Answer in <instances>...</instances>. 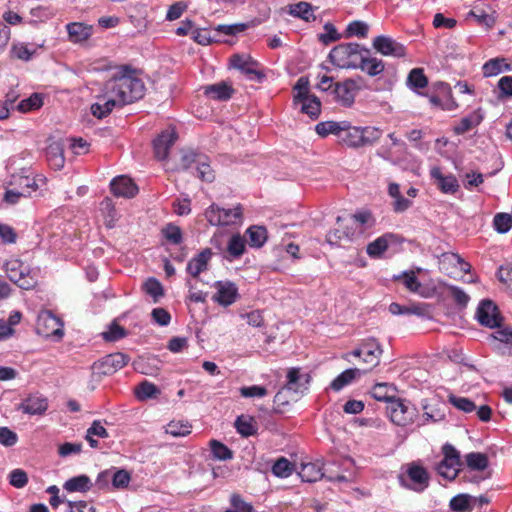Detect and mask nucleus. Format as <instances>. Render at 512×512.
Here are the masks:
<instances>
[{
  "label": "nucleus",
  "instance_id": "nucleus-62",
  "mask_svg": "<svg viewBox=\"0 0 512 512\" xmlns=\"http://www.w3.org/2000/svg\"><path fill=\"white\" fill-rule=\"evenodd\" d=\"M103 339L108 342H115L126 336V330L124 327L113 322L107 331L102 333Z\"/></svg>",
  "mask_w": 512,
  "mask_h": 512
},
{
  "label": "nucleus",
  "instance_id": "nucleus-11",
  "mask_svg": "<svg viewBox=\"0 0 512 512\" xmlns=\"http://www.w3.org/2000/svg\"><path fill=\"white\" fill-rule=\"evenodd\" d=\"M476 318L481 325L491 329L499 327L502 322L498 307L490 299H483L479 303Z\"/></svg>",
  "mask_w": 512,
  "mask_h": 512
},
{
  "label": "nucleus",
  "instance_id": "nucleus-19",
  "mask_svg": "<svg viewBox=\"0 0 512 512\" xmlns=\"http://www.w3.org/2000/svg\"><path fill=\"white\" fill-rule=\"evenodd\" d=\"M110 190L116 197L133 198L138 193L137 185L131 178L120 175L110 182Z\"/></svg>",
  "mask_w": 512,
  "mask_h": 512
},
{
  "label": "nucleus",
  "instance_id": "nucleus-26",
  "mask_svg": "<svg viewBox=\"0 0 512 512\" xmlns=\"http://www.w3.org/2000/svg\"><path fill=\"white\" fill-rule=\"evenodd\" d=\"M46 158L49 166L58 171L64 167V146L60 141H53L46 147Z\"/></svg>",
  "mask_w": 512,
  "mask_h": 512
},
{
  "label": "nucleus",
  "instance_id": "nucleus-52",
  "mask_svg": "<svg viewBox=\"0 0 512 512\" xmlns=\"http://www.w3.org/2000/svg\"><path fill=\"white\" fill-rule=\"evenodd\" d=\"M43 105L41 94L33 93L30 97L23 99L16 106L17 110L23 113L39 109Z\"/></svg>",
  "mask_w": 512,
  "mask_h": 512
},
{
  "label": "nucleus",
  "instance_id": "nucleus-13",
  "mask_svg": "<svg viewBox=\"0 0 512 512\" xmlns=\"http://www.w3.org/2000/svg\"><path fill=\"white\" fill-rule=\"evenodd\" d=\"M489 502L490 499L486 495L475 497L462 493L454 496L450 500L449 507L453 512H465L472 511L474 509H482L483 506Z\"/></svg>",
  "mask_w": 512,
  "mask_h": 512
},
{
  "label": "nucleus",
  "instance_id": "nucleus-32",
  "mask_svg": "<svg viewBox=\"0 0 512 512\" xmlns=\"http://www.w3.org/2000/svg\"><path fill=\"white\" fill-rule=\"evenodd\" d=\"M69 40L73 43L86 41L91 36V26L79 22L69 23L66 26Z\"/></svg>",
  "mask_w": 512,
  "mask_h": 512
},
{
  "label": "nucleus",
  "instance_id": "nucleus-37",
  "mask_svg": "<svg viewBox=\"0 0 512 512\" xmlns=\"http://www.w3.org/2000/svg\"><path fill=\"white\" fill-rule=\"evenodd\" d=\"M248 244L253 248H261L268 239L267 229L264 226L253 225L246 230Z\"/></svg>",
  "mask_w": 512,
  "mask_h": 512
},
{
  "label": "nucleus",
  "instance_id": "nucleus-60",
  "mask_svg": "<svg viewBox=\"0 0 512 512\" xmlns=\"http://www.w3.org/2000/svg\"><path fill=\"white\" fill-rule=\"evenodd\" d=\"M285 386L280 389L273 399V412L276 414H282L286 411L287 406L290 405V399L287 397Z\"/></svg>",
  "mask_w": 512,
  "mask_h": 512
},
{
  "label": "nucleus",
  "instance_id": "nucleus-22",
  "mask_svg": "<svg viewBox=\"0 0 512 512\" xmlns=\"http://www.w3.org/2000/svg\"><path fill=\"white\" fill-rule=\"evenodd\" d=\"M213 256V252L210 248H205L187 263L186 271L192 277L196 278L200 273L208 269L209 261Z\"/></svg>",
  "mask_w": 512,
  "mask_h": 512
},
{
  "label": "nucleus",
  "instance_id": "nucleus-23",
  "mask_svg": "<svg viewBox=\"0 0 512 512\" xmlns=\"http://www.w3.org/2000/svg\"><path fill=\"white\" fill-rule=\"evenodd\" d=\"M338 141L347 147H363L361 128L351 126L350 122L346 121V126H343V130H341Z\"/></svg>",
  "mask_w": 512,
  "mask_h": 512
},
{
  "label": "nucleus",
  "instance_id": "nucleus-1",
  "mask_svg": "<svg viewBox=\"0 0 512 512\" xmlns=\"http://www.w3.org/2000/svg\"><path fill=\"white\" fill-rule=\"evenodd\" d=\"M134 70L129 65L120 69L105 82V89L118 97L121 104L127 105L141 99L145 94L143 81L133 75Z\"/></svg>",
  "mask_w": 512,
  "mask_h": 512
},
{
  "label": "nucleus",
  "instance_id": "nucleus-14",
  "mask_svg": "<svg viewBox=\"0 0 512 512\" xmlns=\"http://www.w3.org/2000/svg\"><path fill=\"white\" fill-rule=\"evenodd\" d=\"M373 48L383 56H391L395 58H403L406 56V47L395 39L379 35L373 39Z\"/></svg>",
  "mask_w": 512,
  "mask_h": 512
},
{
  "label": "nucleus",
  "instance_id": "nucleus-3",
  "mask_svg": "<svg viewBox=\"0 0 512 512\" xmlns=\"http://www.w3.org/2000/svg\"><path fill=\"white\" fill-rule=\"evenodd\" d=\"M229 67L238 70L247 80L262 83L266 74L261 64L249 54L236 53L229 58Z\"/></svg>",
  "mask_w": 512,
  "mask_h": 512
},
{
  "label": "nucleus",
  "instance_id": "nucleus-40",
  "mask_svg": "<svg viewBox=\"0 0 512 512\" xmlns=\"http://www.w3.org/2000/svg\"><path fill=\"white\" fill-rule=\"evenodd\" d=\"M406 83L412 91L419 93V89L428 85V78L422 68H413L408 74Z\"/></svg>",
  "mask_w": 512,
  "mask_h": 512
},
{
  "label": "nucleus",
  "instance_id": "nucleus-6",
  "mask_svg": "<svg viewBox=\"0 0 512 512\" xmlns=\"http://www.w3.org/2000/svg\"><path fill=\"white\" fill-rule=\"evenodd\" d=\"M5 270L9 280L21 289L29 290L37 284V279L31 274L29 267L20 260L7 261Z\"/></svg>",
  "mask_w": 512,
  "mask_h": 512
},
{
  "label": "nucleus",
  "instance_id": "nucleus-17",
  "mask_svg": "<svg viewBox=\"0 0 512 512\" xmlns=\"http://www.w3.org/2000/svg\"><path fill=\"white\" fill-rule=\"evenodd\" d=\"M431 179L443 194L453 195L460 189L458 179L453 174L445 175L439 167L430 170Z\"/></svg>",
  "mask_w": 512,
  "mask_h": 512
},
{
  "label": "nucleus",
  "instance_id": "nucleus-33",
  "mask_svg": "<svg viewBox=\"0 0 512 512\" xmlns=\"http://www.w3.org/2000/svg\"><path fill=\"white\" fill-rule=\"evenodd\" d=\"M289 14L306 22H314L316 16L314 7L308 2H298L289 6Z\"/></svg>",
  "mask_w": 512,
  "mask_h": 512
},
{
  "label": "nucleus",
  "instance_id": "nucleus-7",
  "mask_svg": "<svg viewBox=\"0 0 512 512\" xmlns=\"http://www.w3.org/2000/svg\"><path fill=\"white\" fill-rule=\"evenodd\" d=\"M387 414L394 424L407 426L413 423L417 410L410 402L393 398L387 405Z\"/></svg>",
  "mask_w": 512,
  "mask_h": 512
},
{
  "label": "nucleus",
  "instance_id": "nucleus-53",
  "mask_svg": "<svg viewBox=\"0 0 512 512\" xmlns=\"http://www.w3.org/2000/svg\"><path fill=\"white\" fill-rule=\"evenodd\" d=\"M294 470V465L285 457H280L272 466V473L280 478L289 477Z\"/></svg>",
  "mask_w": 512,
  "mask_h": 512
},
{
  "label": "nucleus",
  "instance_id": "nucleus-49",
  "mask_svg": "<svg viewBox=\"0 0 512 512\" xmlns=\"http://www.w3.org/2000/svg\"><path fill=\"white\" fill-rule=\"evenodd\" d=\"M209 446L215 459L225 461L233 458V451L222 442L213 439L210 441Z\"/></svg>",
  "mask_w": 512,
  "mask_h": 512
},
{
  "label": "nucleus",
  "instance_id": "nucleus-42",
  "mask_svg": "<svg viewBox=\"0 0 512 512\" xmlns=\"http://www.w3.org/2000/svg\"><path fill=\"white\" fill-rule=\"evenodd\" d=\"M465 463L472 471H484L489 465V459L484 453L470 452L465 455Z\"/></svg>",
  "mask_w": 512,
  "mask_h": 512
},
{
  "label": "nucleus",
  "instance_id": "nucleus-10",
  "mask_svg": "<svg viewBox=\"0 0 512 512\" xmlns=\"http://www.w3.org/2000/svg\"><path fill=\"white\" fill-rule=\"evenodd\" d=\"M130 357L122 352L108 354L93 363V369L101 375H112L125 367Z\"/></svg>",
  "mask_w": 512,
  "mask_h": 512
},
{
  "label": "nucleus",
  "instance_id": "nucleus-36",
  "mask_svg": "<svg viewBox=\"0 0 512 512\" xmlns=\"http://www.w3.org/2000/svg\"><path fill=\"white\" fill-rule=\"evenodd\" d=\"M135 396L139 401H145L148 399H156L160 394L161 390L154 383L144 380L140 382L135 390Z\"/></svg>",
  "mask_w": 512,
  "mask_h": 512
},
{
  "label": "nucleus",
  "instance_id": "nucleus-47",
  "mask_svg": "<svg viewBox=\"0 0 512 512\" xmlns=\"http://www.w3.org/2000/svg\"><path fill=\"white\" fill-rule=\"evenodd\" d=\"M161 234L172 245H180L183 242V233L181 228L174 224L168 223L161 229Z\"/></svg>",
  "mask_w": 512,
  "mask_h": 512
},
{
  "label": "nucleus",
  "instance_id": "nucleus-25",
  "mask_svg": "<svg viewBox=\"0 0 512 512\" xmlns=\"http://www.w3.org/2000/svg\"><path fill=\"white\" fill-rule=\"evenodd\" d=\"M50 505L53 509H57L59 504L66 503L68 506V512H83L85 509L88 510V512H95V508L88 503L87 501L79 500H71L68 499L65 494L60 495H53L50 497L49 500Z\"/></svg>",
  "mask_w": 512,
  "mask_h": 512
},
{
  "label": "nucleus",
  "instance_id": "nucleus-35",
  "mask_svg": "<svg viewBox=\"0 0 512 512\" xmlns=\"http://www.w3.org/2000/svg\"><path fill=\"white\" fill-rule=\"evenodd\" d=\"M360 375L361 371L358 368L346 369L330 383V388L335 392H339Z\"/></svg>",
  "mask_w": 512,
  "mask_h": 512
},
{
  "label": "nucleus",
  "instance_id": "nucleus-34",
  "mask_svg": "<svg viewBox=\"0 0 512 512\" xmlns=\"http://www.w3.org/2000/svg\"><path fill=\"white\" fill-rule=\"evenodd\" d=\"M395 237L392 233H386L367 245V254L372 258H379L388 248L389 242Z\"/></svg>",
  "mask_w": 512,
  "mask_h": 512
},
{
  "label": "nucleus",
  "instance_id": "nucleus-2",
  "mask_svg": "<svg viewBox=\"0 0 512 512\" xmlns=\"http://www.w3.org/2000/svg\"><path fill=\"white\" fill-rule=\"evenodd\" d=\"M366 47L359 43H341L331 49L328 55L329 61L341 69H357Z\"/></svg>",
  "mask_w": 512,
  "mask_h": 512
},
{
  "label": "nucleus",
  "instance_id": "nucleus-51",
  "mask_svg": "<svg viewBox=\"0 0 512 512\" xmlns=\"http://www.w3.org/2000/svg\"><path fill=\"white\" fill-rule=\"evenodd\" d=\"M113 472H111V484L112 487L115 489H124L128 487L131 475L130 473L125 469H116L115 467H112Z\"/></svg>",
  "mask_w": 512,
  "mask_h": 512
},
{
  "label": "nucleus",
  "instance_id": "nucleus-63",
  "mask_svg": "<svg viewBox=\"0 0 512 512\" xmlns=\"http://www.w3.org/2000/svg\"><path fill=\"white\" fill-rule=\"evenodd\" d=\"M498 280L507 288L512 289V263L506 262L497 271Z\"/></svg>",
  "mask_w": 512,
  "mask_h": 512
},
{
  "label": "nucleus",
  "instance_id": "nucleus-15",
  "mask_svg": "<svg viewBox=\"0 0 512 512\" xmlns=\"http://www.w3.org/2000/svg\"><path fill=\"white\" fill-rule=\"evenodd\" d=\"M214 287L217 292L213 295L212 300L221 306H230L239 298L238 288L231 281H216Z\"/></svg>",
  "mask_w": 512,
  "mask_h": 512
},
{
  "label": "nucleus",
  "instance_id": "nucleus-9",
  "mask_svg": "<svg viewBox=\"0 0 512 512\" xmlns=\"http://www.w3.org/2000/svg\"><path fill=\"white\" fill-rule=\"evenodd\" d=\"M36 330L44 337L62 338L64 335L63 322L50 310H43L39 313L36 321Z\"/></svg>",
  "mask_w": 512,
  "mask_h": 512
},
{
  "label": "nucleus",
  "instance_id": "nucleus-18",
  "mask_svg": "<svg viewBox=\"0 0 512 512\" xmlns=\"http://www.w3.org/2000/svg\"><path fill=\"white\" fill-rule=\"evenodd\" d=\"M177 137V133L174 130H165L153 140L154 154L158 160L163 161L167 159L170 148L174 145Z\"/></svg>",
  "mask_w": 512,
  "mask_h": 512
},
{
  "label": "nucleus",
  "instance_id": "nucleus-4",
  "mask_svg": "<svg viewBox=\"0 0 512 512\" xmlns=\"http://www.w3.org/2000/svg\"><path fill=\"white\" fill-rule=\"evenodd\" d=\"M400 485L415 492H423L429 486L430 476L425 467L411 462L407 464L405 473L398 476Z\"/></svg>",
  "mask_w": 512,
  "mask_h": 512
},
{
  "label": "nucleus",
  "instance_id": "nucleus-48",
  "mask_svg": "<svg viewBox=\"0 0 512 512\" xmlns=\"http://www.w3.org/2000/svg\"><path fill=\"white\" fill-rule=\"evenodd\" d=\"M200 156H203V153H199L193 150H185L182 151L180 166L184 171H195V166L200 162Z\"/></svg>",
  "mask_w": 512,
  "mask_h": 512
},
{
  "label": "nucleus",
  "instance_id": "nucleus-12",
  "mask_svg": "<svg viewBox=\"0 0 512 512\" xmlns=\"http://www.w3.org/2000/svg\"><path fill=\"white\" fill-rule=\"evenodd\" d=\"M124 104L119 103L118 97L110 94L105 86L103 87L102 94L97 96V102L91 105V113L97 119L107 117L114 108H122Z\"/></svg>",
  "mask_w": 512,
  "mask_h": 512
},
{
  "label": "nucleus",
  "instance_id": "nucleus-56",
  "mask_svg": "<svg viewBox=\"0 0 512 512\" xmlns=\"http://www.w3.org/2000/svg\"><path fill=\"white\" fill-rule=\"evenodd\" d=\"M231 508L224 512H254L251 503L246 502L241 495L234 493L230 497Z\"/></svg>",
  "mask_w": 512,
  "mask_h": 512
},
{
  "label": "nucleus",
  "instance_id": "nucleus-5",
  "mask_svg": "<svg viewBox=\"0 0 512 512\" xmlns=\"http://www.w3.org/2000/svg\"><path fill=\"white\" fill-rule=\"evenodd\" d=\"M205 217L214 226L235 225L242 220V206L238 204L234 208L225 209L212 204L206 209Z\"/></svg>",
  "mask_w": 512,
  "mask_h": 512
},
{
  "label": "nucleus",
  "instance_id": "nucleus-27",
  "mask_svg": "<svg viewBox=\"0 0 512 512\" xmlns=\"http://www.w3.org/2000/svg\"><path fill=\"white\" fill-rule=\"evenodd\" d=\"M227 255L224 258L230 262L239 259L246 251V240L240 234H233L227 243Z\"/></svg>",
  "mask_w": 512,
  "mask_h": 512
},
{
  "label": "nucleus",
  "instance_id": "nucleus-44",
  "mask_svg": "<svg viewBox=\"0 0 512 512\" xmlns=\"http://www.w3.org/2000/svg\"><path fill=\"white\" fill-rule=\"evenodd\" d=\"M468 17H473L478 25L484 26L487 29L492 28L496 22L495 16L480 6H474L468 13Z\"/></svg>",
  "mask_w": 512,
  "mask_h": 512
},
{
  "label": "nucleus",
  "instance_id": "nucleus-55",
  "mask_svg": "<svg viewBox=\"0 0 512 512\" xmlns=\"http://www.w3.org/2000/svg\"><path fill=\"white\" fill-rule=\"evenodd\" d=\"M448 401L450 404H452L455 408L458 410L464 412V413H470L474 410H476L475 403L466 397L456 396V395H449Z\"/></svg>",
  "mask_w": 512,
  "mask_h": 512
},
{
  "label": "nucleus",
  "instance_id": "nucleus-20",
  "mask_svg": "<svg viewBox=\"0 0 512 512\" xmlns=\"http://www.w3.org/2000/svg\"><path fill=\"white\" fill-rule=\"evenodd\" d=\"M47 408V399L39 393L30 394L18 406V410L29 415H41Z\"/></svg>",
  "mask_w": 512,
  "mask_h": 512
},
{
  "label": "nucleus",
  "instance_id": "nucleus-16",
  "mask_svg": "<svg viewBox=\"0 0 512 512\" xmlns=\"http://www.w3.org/2000/svg\"><path fill=\"white\" fill-rule=\"evenodd\" d=\"M286 378L285 389L296 394H303L308 390V385L311 381L310 374L302 373L299 367L290 368L287 371Z\"/></svg>",
  "mask_w": 512,
  "mask_h": 512
},
{
  "label": "nucleus",
  "instance_id": "nucleus-21",
  "mask_svg": "<svg viewBox=\"0 0 512 512\" xmlns=\"http://www.w3.org/2000/svg\"><path fill=\"white\" fill-rule=\"evenodd\" d=\"M361 351L364 353L363 361L376 367L380 363L383 349L378 340L374 337L364 339L361 342Z\"/></svg>",
  "mask_w": 512,
  "mask_h": 512
},
{
  "label": "nucleus",
  "instance_id": "nucleus-58",
  "mask_svg": "<svg viewBox=\"0 0 512 512\" xmlns=\"http://www.w3.org/2000/svg\"><path fill=\"white\" fill-rule=\"evenodd\" d=\"M460 466L461 465L459 464L449 463V461L442 459L438 463L436 469L438 474L441 475L442 477L449 480H453L457 476Z\"/></svg>",
  "mask_w": 512,
  "mask_h": 512
},
{
  "label": "nucleus",
  "instance_id": "nucleus-38",
  "mask_svg": "<svg viewBox=\"0 0 512 512\" xmlns=\"http://www.w3.org/2000/svg\"><path fill=\"white\" fill-rule=\"evenodd\" d=\"M343 126H346V121H323L316 124L315 131L322 138L332 134L338 139Z\"/></svg>",
  "mask_w": 512,
  "mask_h": 512
},
{
  "label": "nucleus",
  "instance_id": "nucleus-30",
  "mask_svg": "<svg viewBox=\"0 0 512 512\" xmlns=\"http://www.w3.org/2000/svg\"><path fill=\"white\" fill-rule=\"evenodd\" d=\"M93 483L89 476L81 474L66 480L63 484V489L66 492H81L85 493L91 490Z\"/></svg>",
  "mask_w": 512,
  "mask_h": 512
},
{
  "label": "nucleus",
  "instance_id": "nucleus-57",
  "mask_svg": "<svg viewBox=\"0 0 512 512\" xmlns=\"http://www.w3.org/2000/svg\"><path fill=\"white\" fill-rule=\"evenodd\" d=\"M394 280H400L403 279L404 286L411 292H418L421 283L418 280V278L415 276V273L413 271H404L402 274L394 276Z\"/></svg>",
  "mask_w": 512,
  "mask_h": 512
},
{
  "label": "nucleus",
  "instance_id": "nucleus-50",
  "mask_svg": "<svg viewBox=\"0 0 512 512\" xmlns=\"http://www.w3.org/2000/svg\"><path fill=\"white\" fill-rule=\"evenodd\" d=\"M369 31V25L361 20H354L350 22L345 30V37L357 36L359 38H366Z\"/></svg>",
  "mask_w": 512,
  "mask_h": 512
},
{
  "label": "nucleus",
  "instance_id": "nucleus-29",
  "mask_svg": "<svg viewBox=\"0 0 512 512\" xmlns=\"http://www.w3.org/2000/svg\"><path fill=\"white\" fill-rule=\"evenodd\" d=\"M482 71L485 77H492L502 72L512 71V64L508 63L506 58L496 57L485 62Z\"/></svg>",
  "mask_w": 512,
  "mask_h": 512
},
{
  "label": "nucleus",
  "instance_id": "nucleus-46",
  "mask_svg": "<svg viewBox=\"0 0 512 512\" xmlns=\"http://www.w3.org/2000/svg\"><path fill=\"white\" fill-rule=\"evenodd\" d=\"M235 428L243 437L253 436L257 433V427L254 425L252 417L240 415L235 420Z\"/></svg>",
  "mask_w": 512,
  "mask_h": 512
},
{
  "label": "nucleus",
  "instance_id": "nucleus-24",
  "mask_svg": "<svg viewBox=\"0 0 512 512\" xmlns=\"http://www.w3.org/2000/svg\"><path fill=\"white\" fill-rule=\"evenodd\" d=\"M357 69H360L371 77H375L384 71L385 64L381 59L372 57L370 49L366 48Z\"/></svg>",
  "mask_w": 512,
  "mask_h": 512
},
{
  "label": "nucleus",
  "instance_id": "nucleus-59",
  "mask_svg": "<svg viewBox=\"0 0 512 512\" xmlns=\"http://www.w3.org/2000/svg\"><path fill=\"white\" fill-rule=\"evenodd\" d=\"M294 90L297 91V93L293 97V102L295 104L299 103L300 100L307 99V97H310L312 94H309V79L308 77L302 76L300 77L296 84L294 85Z\"/></svg>",
  "mask_w": 512,
  "mask_h": 512
},
{
  "label": "nucleus",
  "instance_id": "nucleus-45",
  "mask_svg": "<svg viewBox=\"0 0 512 512\" xmlns=\"http://www.w3.org/2000/svg\"><path fill=\"white\" fill-rule=\"evenodd\" d=\"M142 290L153 298V302L157 303L164 296V288L161 282L155 277H149L142 285Z\"/></svg>",
  "mask_w": 512,
  "mask_h": 512
},
{
  "label": "nucleus",
  "instance_id": "nucleus-41",
  "mask_svg": "<svg viewBox=\"0 0 512 512\" xmlns=\"http://www.w3.org/2000/svg\"><path fill=\"white\" fill-rule=\"evenodd\" d=\"M192 174L205 182L211 183L214 181L215 174L210 166L207 155L203 154V156H200V162L195 166V171Z\"/></svg>",
  "mask_w": 512,
  "mask_h": 512
},
{
  "label": "nucleus",
  "instance_id": "nucleus-61",
  "mask_svg": "<svg viewBox=\"0 0 512 512\" xmlns=\"http://www.w3.org/2000/svg\"><path fill=\"white\" fill-rule=\"evenodd\" d=\"M447 289L449 290L454 302L460 308H465L467 306L470 297L463 289L455 285H448Z\"/></svg>",
  "mask_w": 512,
  "mask_h": 512
},
{
  "label": "nucleus",
  "instance_id": "nucleus-54",
  "mask_svg": "<svg viewBox=\"0 0 512 512\" xmlns=\"http://www.w3.org/2000/svg\"><path fill=\"white\" fill-rule=\"evenodd\" d=\"M493 227L499 234H505L512 228V215L497 213L493 218Z\"/></svg>",
  "mask_w": 512,
  "mask_h": 512
},
{
  "label": "nucleus",
  "instance_id": "nucleus-28",
  "mask_svg": "<svg viewBox=\"0 0 512 512\" xmlns=\"http://www.w3.org/2000/svg\"><path fill=\"white\" fill-rule=\"evenodd\" d=\"M233 92L234 89L225 82L204 87V94L213 100L226 101L232 97Z\"/></svg>",
  "mask_w": 512,
  "mask_h": 512
},
{
  "label": "nucleus",
  "instance_id": "nucleus-31",
  "mask_svg": "<svg viewBox=\"0 0 512 512\" xmlns=\"http://www.w3.org/2000/svg\"><path fill=\"white\" fill-rule=\"evenodd\" d=\"M483 118L484 116L482 110L480 108L476 109L469 115L463 117L460 120V122L454 127L455 134L462 135L468 132L473 127L478 126L482 122Z\"/></svg>",
  "mask_w": 512,
  "mask_h": 512
},
{
  "label": "nucleus",
  "instance_id": "nucleus-43",
  "mask_svg": "<svg viewBox=\"0 0 512 512\" xmlns=\"http://www.w3.org/2000/svg\"><path fill=\"white\" fill-rule=\"evenodd\" d=\"M301 112L307 114L312 120H317L321 114V101L316 95L300 100Z\"/></svg>",
  "mask_w": 512,
  "mask_h": 512
},
{
  "label": "nucleus",
  "instance_id": "nucleus-39",
  "mask_svg": "<svg viewBox=\"0 0 512 512\" xmlns=\"http://www.w3.org/2000/svg\"><path fill=\"white\" fill-rule=\"evenodd\" d=\"M298 475L304 482H316L324 477L322 468L317 463H305L301 465Z\"/></svg>",
  "mask_w": 512,
  "mask_h": 512
},
{
  "label": "nucleus",
  "instance_id": "nucleus-64",
  "mask_svg": "<svg viewBox=\"0 0 512 512\" xmlns=\"http://www.w3.org/2000/svg\"><path fill=\"white\" fill-rule=\"evenodd\" d=\"M497 87L499 89V99L512 97V76H503L499 79Z\"/></svg>",
  "mask_w": 512,
  "mask_h": 512
},
{
  "label": "nucleus",
  "instance_id": "nucleus-8",
  "mask_svg": "<svg viewBox=\"0 0 512 512\" xmlns=\"http://www.w3.org/2000/svg\"><path fill=\"white\" fill-rule=\"evenodd\" d=\"M362 83L363 78L360 76L348 78L343 82L335 83L332 93L342 106L350 107L355 101L356 92L362 89Z\"/></svg>",
  "mask_w": 512,
  "mask_h": 512
}]
</instances>
